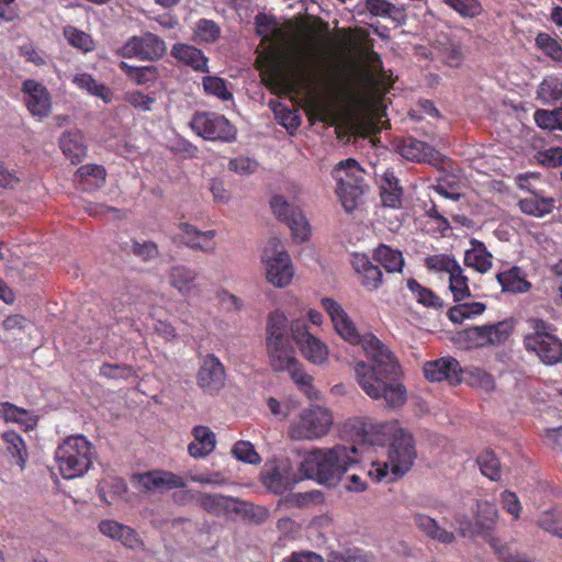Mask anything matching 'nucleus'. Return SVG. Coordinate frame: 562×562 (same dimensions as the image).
Listing matches in <instances>:
<instances>
[{
  "mask_svg": "<svg viewBox=\"0 0 562 562\" xmlns=\"http://www.w3.org/2000/svg\"><path fill=\"white\" fill-rule=\"evenodd\" d=\"M322 306L329 315L336 333L351 345L361 346L366 355L367 360L357 361L353 368L361 390L372 400H383L387 407L404 405L407 392L401 381L402 370L395 355L373 334H361L334 299H323Z\"/></svg>",
  "mask_w": 562,
  "mask_h": 562,
  "instance_id": "1",
  "label": "nucleus"
},
{
  "mask_svg": "<svg viewBox=\"0 0 562 562\" xmlns=\"http://www.w3.org/2000/svg\"><path fill=\"white\" fill-rule=\"evenodd\" d=\"M257 33L265 48L257 64L274 75H290L295 79L312 81L314 74L310 68V58L295 43V36L289 26H280L277 21L267 15L256 18Z\"/></svg>",
  "mask_w": 562,
  "mask_h": 562,
  "instance_id": "2",
  "label": "nucleus"
},
{
  "mask_svg": "<svg viewBox=\"0 0 562 562\" xmlns=\"http://www.w3.org/2000/svg\"><path fill=\"white\" fill-rule=\"evenodd\" d=\"M385 441H389L387 460L383 463L373 462V469L369 471V475L374 476L378 482L384 479H387V482L396 481L411 470L416 458L412 434L396 423L364 428L360 446L363 450L367 443L383 446Z\"/></svg>",
  "mask_w": 562,
  "mask_h": 562,
  "instance_id": "3",
  "label": "nucleus"
},
{
  "mask_svg": "<svg viewBox=\"0 0 562 562\" xmlns=\"http://www.w3.org/2000/svg\"><path fill=\"white\" fill-rule=\"evenodd\" d=\"M362 446H335L331 449H315L308 452L300 464L303 479L316 480L329 486L335 485L348 471L355 470Z\"/></svg>",
  "mask_w": 562,
  "mask_h": 562,
  "instance_id": "4",
  "label": "nucleus"
},
{
  "mask_svg": "<svg viewBox=\"0 0 562 562\" xmlns=\"http://www.w3.org/2000/svg\"><path fill=\"white\" fill-rule=\"evenodd\" d=\"M289 321L284 313L269 314L266 325V348L274 371H284L296 364L295 351L289 337Z\"/></svg>",
  "mask_w": 562,
  "mask_h": 562,
  "instance_id": "5",
  "label": "nucleus"
},
{
  "mask_svg": "<svg viewBox=\"0 0 562 562\" xmlns=\"http://www.w3.org/2000/svg\"><path fill=\"white\" fill-rule=\"evenodd\" d=\"M55 460L64 479L82 476L92 464V447L83 436H70L58 446Z\"/></svg>",
  "mask_w": 562,
  "mask_h": 562,
  "instance_id": "6",
  "label": "nucleus"
},
{
  "mask_svg": "<svg viewBox=\"0 0 562 562\" xmlns=\"http://www.w3.org/2000/svg\"><path fill=\"white\" fill-rule=\"evenodd\" d=\"M333 177L338 183L337 194L344 209L351 212L364 192V170L357 160L348 158L336 165Z\"/></svg>",
  "mask_w": 562,
  "mask_h": 562,
  "instance_id": "7",
  "label": "nucleus"
},
{
  "mask_svg": "<svg viewBox=\"0 0 562 562\" xmlns=\"http://www.w3.org/2000/svg\"><path fill=\"white\" fill-rule=\"evenodd\" d=\"M333 425L329 409L313 405L303 409L289 428V436L294 440H315L328 434Z\"/></svg>",
  "mask_w": 562,
  "mask_h": 562,
  "instance_id": "8",
  "label": "nucleus"
},
{
  "mask_svg": "<svg viewBox=\"0 0 562 562\" xmlns=\"http://www.w3.org/2000/svg\"><path fill=\"white\" fill-rule=\"evenodd\" d=\"M262 261L266 265L268 282L279 288L290 283L293 277L291 259L278 238L273 237L268 240L263 249Z\"/></svg>",
  "mask_w": 562,
  "mask_h": 562,
  "instance_id": "9",
  "label": "nucleus"
},
{
  "mask_svg": "<svg viewBox=\"0 0 562 562\" xmlns=\"http://www.w3.org/2000/svg\"><path fill=\"white\" fill-rule=\"evenodd\" d=\"M190 126L196 135L207 140L231 143L236 138V128L224 115L214 112H196Z\"/></svg>",
  "mask_w": 562,
  "mask_h": 562,
  "instance_id": "10",
  "label": "nucleus"
},
{
  "mask_svg": "<svg viewBox=\"0 0 562 562\" xmlns=\"http://www.w3.org/2000/svg\"><path fill=\"white\" fill-rule=\"evenodd\" d=\"M513 331V324L508 321L493 325L473 326L458 333V341L464 348H481L486 345L501 344L507 340Z\"/></svg>",
  "mask_w": 562,
  "mask_h": 562,
  "instance_id": "11",
  "label": "nucleus"
},
{
  "mask_svg": "<svg viewBox=\"0 0 562 562\" xmlns=\"http://www.w3.org/2000/svg\"><path fill=\"white\" fill-rule=\"evenodd\" d=\"M290 331L302 355L310 362L322 364L327 360V346L307 330V324L305 321H292L290 325Z\"/></svg>",
  "mask_w": 562,
  "mask_h": 562,
  "instance_id": "12",
  "label": "nucleus"
},
{
  "mask_svg": "<svg viewBox=\"0 0 562 562\" xmlns=\"http://www.w3.org/2000/svg\"><path fill=\"white\" fill-rule=\"evenodd\" d=\"M270 206L276 216L286 222L295 239L305 241L308 238V223L297 206L290 204L282 195H274Z\"/></svg>",
  "mask_w": 562,
  "mask_h": 562,
  "instance_id": "13",
  "label": "nucleus"
},
{
  "mask_svg": "<svg viewBox=\"0 0 562 562\" xmlns=\"http://www.w3.org/2000/svg\"><path fill=\"white\" fill-rule=\"evenodd\" d=\"M132 481L139 491L146 493H162L172 488L187 486L183 477L161 470L136 473L132 476Z\"/></svg>",
  "mask_w": 562,
  "mask_h": 562,
  "instance_id": "14",
  "label": "nucleus"
},
{
  "mask_svg": "<svg viewBox=\"0 0 562 562\" xmlns=\"http://www.w3.org/2000/svg\"><path fill=\"white\" fill-rule=\"evenodd\" d=\"M196 503L209 514L214 516L227 513L249 515L252 512V504L225 496L222 494H206L196 492Z\"/></svg>",
  "mask_w": 562,
  "mask_h": 562,
  "instance_id": "15",
  "label": "nucleus"
},
{
  "mask_svg": "<svg viewBox=\"0 0 562 562\" xmlns=\"http://www.w3.org/2000/svg\"><path fill=\"white\" fill-rule=\"evenodd\" d=\"M263 485L276 494H282L303 480V475L293 472L288 461L267 464L261 472Z\"/></svg>",
  "mask_w": 562,
  "mask_h": 562,
  "instance_id": "16",
  "label": "nucleus"
},
{
  "mask_svg": "<svg viewBox=\"0 0 562 562\" xmlns=\"http://www.w3.org/2000/svg\"><path fill=\"white\" fill-rule=\"evenodd\" d=\"M165 52V42L153 33L134 36L122 47L124 57H138L146 60L160 58Z\"/></svg>",
  "mask_w": 562,
  "mask_h": 562,
  "instance_id": "17",
  "label": "nucleus"
},
{
  "mask_svg": "<svg viewBox=\"0 0 562 562\" xmlns=\"http://www.w3.org/2000/svg\"><path fill=\"white\" fill-rule=\"evenodd\" d=\"M196 382L205 394L216 395L225 385V369L214 355H207L198 371Z\"/></svg>",
  "mask_w": 562,
  "mask_h": 562,
  "instance_id": "18",
  "label": "nucleus"
},
{
  "mask_svg": "<svg viewBox=\"0 0 562 562\" xmlns=\"http://www.w3.org/2000/svg\"><path fill=\"white\" fill-rule=\"evenodd\" d=\"M24 102L32 115L38 117L48 116L52 109L50 94L42 83L27 79L22 83Z\"/></svg>",
  "mask_w": 562,
  "mask_h": 562,
  "instance_id": "19",
  "label": "nucleus"
},
{
  "mask_svg": "<svg viewBox=\"0 0 562 562\" xmlns=\"http://www.w3.org/2000/svg\"><path fill=\"white\" fill-rule=\"evenodd\" d=\"M524 344L528 351H533L540 361L547 366H553L562 361V342L554 335L524 338Z\"/></svg>",
  "mask_w": 562,
  "mask_h": 562,
  "instance_id": "20",
  "label": "nucleus"
},
{
  "mask_svg": "<svg viewBox=\"0 0 562 562\" xmlns=\"http://www.w3.org/2000/svg\"><path fill=\"white\" fill-rule=\"evenodd\" d=\"M398 153L408 160L437 166L442 156L430 145L413 137L404 138L397 146Z\"/></svg>",
  "mask_w": 562,
  "mask_h": 562,
  "instance_id": "21",
  "label": "nucleus"
},
{
  "mask_svg": "<svg viewBox=\"0 0 562 562\" xmlns=\"http://www.w3.org/2000/svg\"><path fill=\"white\" fill-rule=\"evenodd\" d=\"M461 373L462 369L459 362L451 357L429 361L424 366V374L431 382L447 380L451 384H457L461 382Z\"/></svg>",
  "mask_w": 562,
  "mask_h": 562,
  "instance_id": "22",
  "label": "nucleus"
},
{
  "mask_svg": "<svg viewBox=\"0 0 562 562\" xmlns=\"http://www.w3.org/2000/svg\"><path fill=\"white\" fill-rule=\"evenodd\" d=\"M352 267L360 276V283L369 291L378 290L383 283V273L379 266L373 265L364 254H355Z\"/></svg>",
  "mask_w": 562,
  "mask_h": 562,
  "instance_id": "23",
  "label": "nucleus"
},
{
  "mask_svg": "<svg viewBox=\"0 0 562 562\" xmlns=\"http://www.w3.org/2000/svg\"><path fill=\"white\" fill-rule=\"evenodd\" d=\"M179 228L182 232L180 241L187 247L204 252L214 251L215 244L213 243V238L215 231L203 232L189 223H180Z\"/></svg>",
  "mask_w": 562,
  "mask_h": 562,
  "instance_id": "24",
  "label": "nucleus"
},
{
  "mask_svg": "<svg viewBox=\"0 0 562 562\" xmlns=\"http://www.w3.org/2000/svg\"><path fill=\"white\" fill-rule=\"evenodd\" d=\"M413 519L418 530L432 540L445 544H450L456 540L453 532L441 528L438 522L428 515L415 513Z\"/></svg>",
  "mask_w": 562,
  "mask_h": 562,
  "instance_id": "25",
  "label": "nucleus"
},
{
  "mask_svg": "<svg viewBox=\"0 0 562 562\" xmlns=\"http://www.w3.org/2000/svg\"><path fill=\"white\" fill-rule=\"evenodd\" d=\"M60 148L66 157L72 164L80 162L87 155V146L80 131H69L63 133L59 139Z\"/></svg>",
  "mask_w": 562,
  "mask_h": 562,
  "instance_id": "26",
  "label": "nucleus"
},
{
  "mask_svg": "<svg viewBox=\"0 0 562 562\" xmlns=\"http://www.w3.org/2000/svg\"><path fill=\"white\" fill-rule=\"evenodd\" d=\"M470 243L472 247L465 251L464 263L481 273H485L492 268V255L482 241L471 239Z\"/></svg>",
  "mask_w": 562,
  "mask_h": 562,
  "instance_id": "27",
  "label": "nucleus"
},
{
  "mask_svg": "<svg viewBox=\"0 0 562 562\" xmlns=\"http://www.w3.org/2000/svg\"><path fill=\"white\" fill-rule=\"evenodd\" d=\"M373 259L389 273L402 272L405 265L403 254L384 244H380L374 249Z\"/></svg>",
  "mask_w": 562,
  "mask_h": 562,
  "instance_id": "28",
  "label": "nucleus"
},
{
  "mask_svg": "<svg viewBox=\"0 0 562 562\" xmlns=\"http://www.w3.org/2000/svg\"><path fill=\"white\" fill-rule=\"evenodd\" d=\"M105 169L100 165H85L78 168L75 173L77 181L82 190H93L101 188L105 182Z\"/></svg>",
  "mask_w": 562,
  "mask_h": 562,
  "instance_id": "29",
  "label": "nucleus"
},
{
  "mask_svg": "<svg viewBox=\"0 0 562 562\" xmlns=\"http://www.w3.org/2000/svg\"><path fill=\"white\" fill-rule=\"evenodd\" d=\"M171 54L175 58L191 66L199 71H207V59L202 52L193 46L186 44H176L172 47Z\"/></svg>",
  "mask_w": 562,
  "mask_h": 562,
  "instance_id": "30",
  "label": "nucleus"
},
{
  "mask_svg": "<svg viewBox=\"0 0 562 562\" xmlns=\"http://www.w3.org/2000/svg\"><path fill=\"white\" fill-rule=\"evenodd\" d=\"M364 9L373 15L390 18L398 24L405 20L404 10L386 0H366Z\"/></svg>",
  "mask_w": 562,
  "mask_h": 562,
  "instance_id": "31",
  "label": "nucleus"
},
{
  "mask_svg": "<svg viewBox=\"0 0 562 562\" xmlns=\"http://www.w3.org/2000/svg\"><path fill=\"white\" fill-rule=\"evenodd\" d=\"M518 204L522 213L536 217H542L553 211L554 199L540 198L537 194H533L530 198L521 199Z\"/></svg>",
  "mask_w": 562,
  "mask_h": 562,
  "instance_id": "32",
  "label": "nucleus"
},
{
  "mask_svg": "<svg viewBox=\"0 0 562 562\" xmlns=\"http://www.w3.org/2000/svg\"><path fill=\"white\" fill-rule=\"evenodd\" d=\"M196 272L186 266H175L169 272V283L181 294H188L193 288Z\"/></svg>",
  "mask_w": 562,
  "mask_h": 562,
  "instance_id": "33",
  "label": "nucleus"
},
{
  "mask_svg": "<svg viewBox=\"0 0 562 562\" xmlns=\"http://www.w3.org/2000/svg\"><path fill=\"white\" fill-rule=\"evenodd\" d=\"M497 280L503 291L506 292L524 293L530 289V283L521 276L520 269L516 267L498 273Z\"/></svg>",
  "mask_w": 562,
  "mask_h": 562,
  "instance_id": "34",
  "label": "nucleus"
},
{
  "mask_svg": "<svg viewBox=\"0 0 562 562\" xmlns=\"http://www.w3.org/2000/svg\"><path fill=\"white\" fill-rule=\"evenodd\" d=\"M475 513V527L477 533L483 535L493 529L497 520V508L488 502H479Z\"/></svg>",
  "mask_w": 562,
  "mask_h": 562,
  "instance_id": "35",
  "label": "nucleus"
},
{
  "mask_svg": "<svg viewBox=\"0 0 562 562\" xmlns=\"http://www.w3.org/2000/svg\"><path fill=\"white\" fill-rule=\"evenodd\" d=\"M406 284L419 304L436 310L442 307V301L440 297L436 295L430 289L419 284L415 279H407Z\"/></svg>",
  "mask_w": 562,
  "mask_h": 562,
  "instance_id": "36",
  "label": "nucleus"
},
{
  "mask_svg": "<svg viewBox=\"0 0 562 562\" xmlns=\"http://www.w3.org/2000/svg\"><path fill=\"white\" fill-rule=\"evenodd\" d=\"M537 97L544 103L557 102L562 99V81L555 77H548L540 83Z\"/></svg>",
  "mask_w": 562,
  "mask_h": 562,
  "instance_id": "37",
  "label": "nucleus"
},
{
  "mask_svg": "<svg viewBox=\"0 0 562 562\" xmlns=\"http://www.w3.org/2000/svg\"><path fill=\"white\" fill-rule=\"evenodd\" d=\"M426 267L435 272H447L449 276L459 272L458 261L446 254L432 255L425 259Z\"/></svg>",
  "mask_w": 562,
  "mask_h": 562,
  "instance_id": "38",
  "label": "nucleus"
},
{
  "mask_svg": "<svg viewBox=\"0 0 562 562\" xmlns=\"http://www.w3.org/2000/svg\"><path fill=\"white\" fill-rule=\"evenodd\" d=\"M477 464L486 477L497 481L501 479V462L492 450H486L477 457Z\"/></svg>",
  "mask_w": 562,
  "mask_h": 562,
  "instance_id": "39",
  "label": "nucleus"
},
{
  "mask_svg": "<svg viewBox=\"0 0 562 562\" xmlns=\"http://www.w3.org/2000/svg\"><path fill=\"white\" fill-rule=\"evenodd\" d=\"M74 82L77 83L79 88L87 90L89 93L97 95L106 102L110 101V89L103 83H99L94 80L91 75H78L75 77Z\"/></svg>",
  "mask_w": 562,
  "mask_h": 562,
  "instance_id": "40",
  "label": "nucleus"
},
{
  "mask_svg": "<svg viewBox=\"0 0 562 562\" xmlns=\"http://www.w3.org/2000/svg\"><path fill=\"white\" fill-rule=\"evenodd\" d=\"M121 68L125 70L128 77L137 85L154 82L157 78V70L154 66L134 67L128 66L126 63L122 61Z\"/></svg>",
  "mask_w": 562,
  "mask_h": 562,
  "instance_id": "41",
  "label": "nucleus"
},
{
  "mask_svg": "<svg viewBox=\"0 0 562 562\" xmlns=\"http://www.w3.org/2000/svg\"><path fill=\"white\" fill-rule=\"evenodd\" d=\"M463 269L459 266V272L449 276V288L453 294L454 301H462L471 295L468 285V277L463 274Z\"/></svg>",
  "mask_w": 562,
  "mask_h": 562,
  "instance_id": "42",
  "label": "nucleus"
},
{
  "mask_svg": "<svg viewBox=\"0 0 562 562\" xmlns=\"http://www.w3.org/2000/svg\"><path fill=\"white\" fill-rule=\"evenodd\" d=\"M488 543L502 562H533L526 554L512 551L509 547L502 544L496 538H490Z\"/></svg>",
  "mask_w": 562,
  "mask_h": 562,
  "instance_id": "43",
  "label": "nucleus"
},
{
  "mask_svg": "<svg viewBox=\"0 0 562 562\" xmlns=\"http://www.w3.org/2000/svg\"><path fill=\"white\" fill-rule=\"evenodd\" d=\"M535 122L543 130H561V119L559 108L554 110L539 109L533 114Z\"/></svg>",
  "mask_w": 562,
  "mask_h": 562,
  "instance_id": "44",
  "label": "nucleus"
},
{
  "mask_svg": "<svg viewBox=\"0 0 562 562\" xmlns=\"http://www.w3.org/2000/svg\"><path fill=\"white\" fill-rule=\"evenodd\" d=\"M203 88L209 94L216 95L221 100L227 101L233 98V94L226 88L225 81L220 77H204Z\"/></svg>",
  "mask_w": 562,
  "mask_h": 562,
  "instance_id": "45",
  "label": "nucleus"
},
{
  "mask_svg": "<svg viewBox=\"0 0 562 562\" xmlns=\"http://www.w3.org/2000/svg\"><path fill=\"white\" fill-rule=\"evenodd\" d=\"M64 33L69 44L74 47H77L83 52H89L92 49L93 42L89 34L79 31L72 26L66 27Z\"/></svg>",
  "mask_w": 562,
  "mask_h": 562,
  "instance_id": "46",
  "label": "nucleus"
},
{
  "mask_svg": "<svg viewBox=\"0 0 562 562\" xmlns=\"http://www.w3.org/2000/svg\"><path fill=\"white\" fill-rule=\"evenodd\" d=\"M536 44L551 58L562 63V47L549 34L539 33L536 37Z\"/></svg>",
  "mask_w": 562,
  "mask_h": 562,
  "instance_id": "47",
  "label": "nucleus"
},
{
  "mask_svg": "<svg viewBox=\"0 0 562 562\" xmlns=\"http://www.w3.org/2000/svg\"><path fill=\"white\" fill-rule=\"evenodd\" d=\"M232 452L239 461L250 464H257L260 462L259 454L256 452L254 446L249 441L236 442L232 449Z\"/></svg>",
  "mask_w": 562,
  "mask_h": 562,
  "instance_id": "48",
  "label": "nucleus"
},
{
  "mask_svg": "<svg viewBox=\"0 0 562 562\" xmlns=\"http://www.w3.org/2000/svg\"><path fill=\"white\" fill-rule=\"evenodd\" d=\"M438 49L440 58L449 66L457 67L462 60V52L459 46L452 43L439 44Z\"/></svg>",
  "mask_w": 562,
  "mask_h": 562,
  "instance_id": "49",
  "label": "nucleus"
},
{
  "mask_svg": "<svg viewBox=\"0 0 562 562\" xmlns=\"http://www.w3.org/2000/svg\"><path fill=\"white\" fill-rule=\"evenodd\" d=\"M2 440L5 443L7 450L12 454V457H16L23 465L24 442L21 436L15 431H7L2 435Z\"/></svg>",
  "mask_w": 562,
  "mask_h": 562,
  "instance_id": "50",
  "label": "nucleus"
},
{
  "mask_svg": "<svg viewBox=\"0 0 562 562\" xmlns=\"http://www.w3.org/2000/svg\"><path fill=\"white\" fill-rule=\"evenodd\" d=\"M27 415L29 412L24 408L18 407L8 402L0 403V417H2L5 422L23 424L25 423V417Z\"/></svg>",
  "mask_w": 562,
  "mask_h": 562,
  "instance_id": "51",
  "label": "nucleus"
},
{
  "mask_svg": "<svg viewBox=\"0 0 562 562\" xmlns=\"http://www.w3.org/2000/svg\"><path fill=\"white\" fill-rule=\"evenodd\" d=\"M220 35V27L211 20H201L195 30V36L203 42H214Z\"/></svg>",
  "mask_w": 562,
  "mask_h": 562,
  "instance_id": "52",
  "label": "nucleus"
},
{
  "mask_svg": "<svg viewBox=\"0 0 562 562\" xmlns=\"http://www.w3.org/2000/svg\"><path fill=\"white\" fill-rule=\"evenodd\" d=\"M443 2L463 16H474L480 11L475 0H443Z\"/></svg>",
  "mask_w": 562,
  "mask_h": 562,
  "instance_id": "53",
  "label": "nucleus"
},
{
  "mask_svg": "<svg viewBox=\"0 0 562 562\" xmlns=\"http://www.w3.org/2000/svg\"><path fill=\"white\" fill-rule=\"evenodd\" d=\"M131 251L145 261L154 259L158 256L157 245L149 240L144 243L133 240Z\"/></svg>",
  "mask_w": 562,
  "mask_h": 562,
  "instance_id": "54",
  "label": "nucleus"
},
{
  "mask_svg": "<svg viewBox=\"0 0 562 562\" xmlns=\"http://www.w3.org/2000/svg\"><path fill=\"white\" fill-rule=\"evenodd\" d=\"M133 373L131 367L104 363L100 368V374L106 379H127Z\"/></svg>",
  "mask_w": 562,
  "mask_h": 562,
  "instance_id": "55",
  "label": "nucleus"
},
{
  "mask_svg": "<svg viewBox=\"0 0 562 562\" xmlns=\"http://www.w3.org/2000/svg\"><path fill=\"white\" fill-rule=\"evenodd\" d=\"M257 161L248 157H237L228 162V169L240 175H250L257 170Z\"/></svg>",
  "mask_w": 562,
  "mask_h": 562,
  "instance_id": "56",
  "label": "nucleus"
},
{
  "mask_svg": "<svg viewBox=\"0 0 562 562\" xmlns=\"http://www.w3.org/2000/svg\"><path fill=\"white\" fill-rule=\"evenodd\" d=\"M292 380L301 386V389L307 394L308 397L312 396V376L306 374L303 370H301L296 364H294L291 369H286Z\"/></svg>",
  "mask_w": 562,
  "mask_h": 562,
  "instance_id": "57",
  "label": "nucleus"
},
{
  "mask_svg": "<svg viewBox=\"0 0 562 562\" xmlns=\"http://www.w3.org/2000/svg\"><path fill=\"white\" fill-rule=\"evenodd\" d=\"M117 540L131 549H138L143 547V541L136 531L127 526H123L121 532L119 533Z\"/></svg>",
  "mask_w": 562,
  "mask_h": 562,
  "instance_id": "58",
  "label": "nucleus"
},
{
  "mask_svg": "<svg viewBox=\"0 0 562 562\" xmlns=\"http://www.w3.org/2000/svg\"><path fill=\"white\" fill-rule=\"evenodd\" d=\"M502 503L504 508L512 514L515 518L519 517L520 503L515 493L505 491L502 493Z\"/></svg>",
  "mask_w": 562,
  "mask_h": 562,
  "instance_id": "59",
  "label": "nucleus"
},
{
  "mask_svg": "<svg viewBox=\"0 0 562 562\" xmlns=\"http://www.w3.org/2000/svg\"><path fill=\"white\" fill-rule=\"evenodd\" d=\"M402 189L392 187L391 189H381L382 203L385 206L396 207L401 204Z\"/></svg>",
  "mask_w": 562,
  "mask_h": 562,
  "instance_id": "60",
  "label": "nucleus"
},
{
  "mask_svg": "<svg viewBox=\"0 0 562 562\" xmlns=\"http://www.w3.org/2000/svg\"><path fill=\"white\" fill-rule=\"evenodd\" d=\"M127 101L134 108L144 110V111H148V110H150V105L153 104L154 99L146 94H143L139 91H135V92H131L127 94Z\"/></svg>",
  "mask_w": 562,
  "mask_h": 562,
  "instance_id": "61",
  "label": "nucleus"
},
{
  "mask_svg": "<svg viewBox=\"0 0 562 562\" xmlns=\"http://www.w3.org/2000/svg\"><path fill=\"white\" fill-rule=\"evenodd\" d=\"M529 324H530L532 331L527 334L525 336V338H536V337H543L544 335H552L550 331L551 326L542 319L532 318L529 321Z\"/></svg>",
  "mask_w": 562,
  "mask_h": 562,
  "instance_id": "62",
  "label": "nucleus"
},
{
  "mask_svg": "<svg viewBox=\"0 0 562 562\" xmlns=\"http://www.w3.org/2000/svg\"><path fill=\"white\" fill-rule=\"evenodd\" d=\"M344 480L345 487L350 492H362L367 487L363 477L356 472L347 474Z\"/></svg>",
  "mask_w": 562,
  "mask_h": 562,
  "instance_id": "63",
  "label": "nucleus"
},
{
  "mask_svg": "<svg viewBox=\"0 0 562 562\" xmlns=\"http://www.w3.org/2000/svg\"><path fill=\"white\" fill-rule=\"evenodd\" d=\"M286 562H324V559L312 551L294 552Z\"/></svg>",
  "mask_w": 562,
  "mask_h": 562,
  "instance_id": "64",
  "label": "nucleus"
}]
</instances>
